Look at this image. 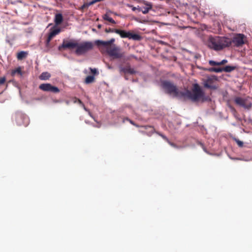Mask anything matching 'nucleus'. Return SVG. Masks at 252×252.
I'll return each instance as SVG.
<instances>
[{
  "instance_id": "nucleus-1",
  "label": "nucleus",
  "mask_w": 252,
  "mask_h": 252,
  "mask_svg": "<svg viewBox=\"0 0 252 252\" xmlns=\"http://www.w3.org/2000/svg\"><path fill=\"white\" fill-rule=\"evenodd\" d=\"M161 86L166 93L173 94L175 97L188 99L193 102L198 101L203 98L204 95V92L197 84L193 85L191 92L189 90L180 91L176 85L168 81H163Z\"/></svg>"
},
{
  "instance_id": "nucleus-6",
  "label": "nucleus",
  "mask_w": 252,
  "mask_h": 252,
  "mask_svg": "<svg viewBox=\"0 0 252 252\" xmlns=\"http://www.w3.org/2000/svg\"><path fill=\"white\" fill-rule=\"evenodd\" d=\"M234 101L236 104L245 109H249L252 106V99L250 98H243L237 97L235 98Z\"/></svg>"
},
{
  "instance_id": "nucleus-18",
  "label": "nucleus",
  "mask_w": 252,
  "mask_h": 252,
  "mask_svg": "<svg viewBox=\"0 0 252 252\" xmlns=\"http://www.w3.org/2000/svg\"><path fill=\"white\" fill-rule=\"evenodd\" d=\"M28 53L25 51H21L17 53V58L18 60H22L28 55Z\"/></svg>"
},
{
  "instance_id": "nucleus-7",
  "label": "nucleus",
  "mask_w": 252,
  "mask_h": 252,
  "mask_svg": "<svg viewBox=\"0 0 252 252\" xmlns=\"http://www.w3.org/2000/svg\"><path fill=\"white\" fill-rule=\"evenodd\" d=\"M39 89L43 91L51 92L53 93H58L60 89L50 83H43L39 86Z\"/></svg>"
},
{
  "instance_id": "nucleus-35",
  "label": "nucleus",
  "mask_w": 252,
  "mask_h": 252,
  "mask_svg": "<svg viewBox=\"0 0 252 252\" xmlns=\"http://www.w3.org/2000/svg\"><path fill=\"white\" fill-rule=\"evenodd\" d=\"M128 6L129 7H131L132 10V11H135L136 10H137V7L133 6L132 5L128 4Z\"/></svg>"
},
{
  "instance_id": "nucleus-19",
  "label": "nucleus",
  "mask_w": 252,
  "mask_h": 252,
  "mask_svg": "<svg viewBox=\"0 0 252 252\" xmlns=\"http://www.w3.org/2000/svg\"><path fill=\"white\" fill-rule=\"evenodd\" d=\"M222 72L225 71L226 72H230L235 69V67L232 66H226L224 67H221Z\"/></svg>"
},
{
  "instance_id": "nucleus-8",
  "label": "nucleus",
  "mask_w": 252,
  "mask_h": 252,
  "mask_svg": "<svg viewBox=\"0 0 252 252\" xmlns=\"http://www.w3.org/2000/svg\"><path fill=\"white\" fill-rule=\"evenodd\" d=\"M61 32V29L60 28L54 26L50 29V32L48 34V37L46 40V46L48 47L51 40L57 35L59 34Z\"/></svg>"
},
{
  "instance_id": "nucleus-3",
  "label": "nucleus",
  "mask_w": 252,
  "mask_h": 252,
  "mask_svg": "<svg viewBox=\"0 0 252 252\" xmlns=\"http://www.w3.org/2000/svg\"><path fill=\"white\" fill-rule=\"evenodd\" d=\"M93 47L94 44L91 41H85L80 44L77 42V46L75 52L78 56L82 55L91 50Z\"/></svg>"
},
{
  "instance_id": "nucleus-23",
  "label": "nucleus",
  "mask_w": 252,
  "mask_h": 252,
  "mask_svg": "<svg viewBox=\"0 0 252 252\" xmlns=\"http://www.w3.org/2000/svg\"><path fill=\"white\" fill-rule=\"evenodd\" d=\"M91 4H93V3H91V2H90V3H85L79 8V9L81 11H83L84 9L88 8V7Z\"/></svg>"
},
{
  "instance_id": "nucleus-20",
  "label": "nucleus",
  "mask_w": 252,
  "mask_h": 252,
  "mask_svg": "<svg viewBox=\"0 0 252 252\" xmlns=\"http://www.w3.org/2000/svg\"><path fill=\"white\" fill-rule=\"evenodd\" d=\"M94 77L92 75L88 76L85 80V82L86 84H90L94 82Z\"/></svg>"
},
{
  "instance_id": "nucleus-31",
  "label": "nucleus",
  "mask_w": 252,
  "mask_h": 252,
  "mask_svg": "<svg viewBox=\"0 0 252 252\" xmlns=\"http://www.w3.org/2000/svg\"><path fill=\"white\" fill-rule=\"evenodd\" d=\"M6 81L5 77H2L0 78V85L4 84Z\"/></svg>"
},
{
  "instance_id": "nucleus-32",
  "label": "nucleus",
  "mask_w": 252,
  "mask_h": 252,
  "mask_svg": "<svg viewBox=\"0 0 252 252\" xmlns=\"http://www.w3.org/2000/svg\"><path fill=\"white\" fill-rule=\"evenodd\" d=\"M145 129H148L149 128L150 129V131L152 132H153L154 131V128L152 126H144Z\"/></svg>"
},
{
  "instance_id": "nucleus-24",
  "label": "nucleus",
  "mask_w": 252,
  "mask_h": 252,
  "mask_svg": "<svg viewBox=\"0 0 252 252\" xmlns=\"http://www.w3.org/2000/svg\"><path fill=\"white\" fill-rule=\"evenodd\" d=\"M16 73H18L20 75L22 74L21 69L20 67H18L16 69L12 70L11 74L12 75H14Z\"/></svg>"
},
{
  "instance_id": "nucleus-2",
  "label": "nucleus",
  "mask_w": 252,
  "mask_h": 252,
  "mask_svg": "<svg viewBox=\"0 0 252 252\" xmlns=\"http://www.w3.org/2000/svg\"><path fill=\"white\" fill-rule=\"evenodd\" d=\"M231 45V39L225 37L210 36L208 41V47L216 51L221 50Z\"/></svg>"
},
{
  "instance_id": "nucleus-12",
  "label": "nucleus",
  "mask_w": 252,
  "mask_h": 252,
  "mask_svg": "<svg viewBox=\"0 0 252 252\" xmlns=\"http://www.w3.org/2000/svg\"><path fill=\"white\" fill-rule=\"evenodd\" d=\"M115 40L114 38H111L110 40L106 41L97 40L95 41V43L98 46L102 45L106 47L107 49V48H110L109 46L115 42Z\"/></svg>"
},
{
  "instance_id": "nucleus-21",
  "label": "nucleus",
  "mask_w": 252,
  "mask_h": 252,
  "mask_svg": "<svg viewBox=\"0 0 252 252\" xmlns=\"http://www.w3.org/2000/svg\"><path fill=\"white\" fill-rule=\"evenodd\" d=\"M103 19L112 24H116V22L112 18L110 17L107 14H105L103 16Z\"/></svg>"
},
{
  "instance_id": "nucleus-29",
  "label": "nucleus",
  "mask_w": 252,
  "mask_h": 252,
  "mask_svg": "<svg viewBox=\"0 0 252 252\" xmlns=\"http://www.w3.org/2000/svg\"><path fill=\"white\" fill-rule=\"evenodd\" d=\"M209 63L210 65H211L212 66L219 65V62H215V61H210L209 62Z\"/></svg>"
},
{
  "instance_id": "nucleus-9",
  "label": "nucleus",
  "mask_w": 252,
  "mask_h": 252,
  "mask_svg": "<svg viewBox=\"0 0 252 252\" xmlns=\"http://www.w3.org/2000/svg\"><path fill=\"white\" fill-rule=\"evenodd\" d=\"M77 46V42L75 41H70L68 40H63L62 45H60L58 49L60 51L65 49H73L75 48H76Z\"/></svg>"
},
{
  "instance_id": "nucleus-13",
  "label": "nucleus",
  "mask_w": 252,
  "mask_h": 252,
  "mask_svg": "<svg viewBox=\"0 0 252 252\" xmlns=\"http://www.w3.org/2000/svg\"><path fill=\"white\" fill-rule=\"evenodd\" d=\"M120 71L121 72H124L125 74L128 73L131 75L135 74L136 72V71L133 68H131L129 65L124 67H121Z\"/></svg>"
},
{
  "instance_id": "nucleus-17",
  "label": "nucleus",
  "mask_w": 252,
  "mask_h": 252,
  "mask_svg": "<svg viewBox=\"0 0 252 252\" xmlns=\"http://www.w3.org/2000/svg\"><path fill=\"white\" fill-rule=\"evenodd\" d=\"M213 81L211 79H208L206 80L204 82V86L208 89H215V86H214L212 84Z\"/></svg>"
},
{
  "instance_id": "nucleus-22",
  "label": "nucleus",
  "mask_w": 252,
  "mask_h": 252,
  "mask_svg": "<svg viewBox=\"0 0 252 252\" xmlns=\"http://www.w3.org/2000/svg\"><path fill=\"white\" fill-rule=\"evenodd\" d=\"M209 71L211 72H221L222 69L221 67H211L209 69Z\"/></svg>"
},
{
  "instance_id": "nucleus-30",
  "label": "nucleus",
  "mask_w": 252,
  "mask_h": 252,
  "mask_svg": "<svg viewBox=\"0 0 252 252\" xmlns=\"http://www.w3.org/2000/svg\"><path fill=\"white\" fill-rule=\"evenodd\" d=\"M235 141L237 143V145L240 147H242L243 146L244 143L242 141L239 140V139H235Z\"/></svg>"
},
{
  "instance_id": "nucleus-33",
  "label": "nucleus",
  "mask_w": 252,
  "mask_h": 252,
  "mask_svg": "<svg viewBox=\"0 0 252 252\" xmlns=\"http://www.w3.org/2000/svg\"><path fill=\"white\" fill-rule=\"evenodd\" d=\"M219 65H223L227 63V61L226 60H223L221 62H219Z\"/></svg>"
},
{
  "instance_id": "nucleus-34",
  "label": "nucleus",
  "mask_w": 252,
  "mask_h": 252,
  "mask_svg": "<svg viewBox=\"0 0 252 252\" xmlns=\"http://www.w3.org/2000/svg\"><path fill=\"white\" fill-rule=\"evenodd\" d=\"M160 135L164 140L166 141L167 142H168L169 139L167 138L166 136H165L164 135L162 134H160Z\"/></svg>"
},
{
  "instance_id": "nucleus-4",
  "label": "nucleus",
  "mask_w": 252,
  "mask_h": 252,
  "mask_svg": "<svg viewBox=\"0 0 252 252\" xmlns=\"http://www.w3.org/2000/svg\"><path fill=\"white\" fill-rule=\"evenodd\" d=\"M115 33L119 34L122 38H128L134 40H140L141 39V37L140 35L124 30L117 29V30L115 31Z\"/></svg>"
},
{
  "instance_id": "nucleus-36",
  "label": "nucleus",
  "mask_w": 252,
  "mask_h": 252,
  "mask_svg": "<svg viewBox=\"0 0 252 252\" xmlns=\"http://www.w3.org/2000/svg\"><path fill=\"white\" fill-rule=\"evenodd\" d=\"M52 102L53 103H60L61 102V100H59V99H52Z\"/></svg>"
},
{
  "instance_id": "nucleus-14",
  "label": "nucleus",
  "mask_w": 252,
  "mask_h": 252,
  "mask_svg": "<svg viewBox=\"0 0 252 252\" xmlns=\"http://www.w3.org/2000/svg\"><path fill=\"white\" fill-rule=\"evenodd\" d=\"M63 18L62 14L58 13L55 15L54 22L56 26H59L63 22Z\"/></svg>"
},
{
  "instance_id": "nucleus-38",
  "label": "nucleus",
  "mask_w": 252,
  "mask_h": 252,
  "mask_svg": "<svg viewBox=\"0 0 252 252\" xmlns=\"http://www.w3.org/2000/svg\"><path fill=\"white\" fill-rule=\"evenodd\" d=\"M97 28H98V29H100V28H101V25H98L97 26Z\"/></svg>"
},
{
  "instance_id": "nucleus-16",
  "label": "nucleus",
  "mask_w": 252,
  "mask_h": 252,
  "mask_svg": "<svg viewBox=\"0 0 252 252\" xmlns=\"http://www.w3.org/2000/svg\"><path fill=\"white\" fill-rule=\"evenodd\" d=\"M50 77L51 74L48 72H43L39 76V78L41 80H47Z\"/></svg>"
},
{
  "instance_id": "nucleus-25",
  "label": "nucleus",
  "mask_w": 252,
  "mask_h": 252,
  "mask_svg": "<svg viewBox=\"0 0 252 252\" xmlns=\"http://www.w3.org/2000/svg\"><path fill=\"white\" fill-rule=\"evenodd\" d=\"M74 103H78L82 107H83L85 109H86L85 107V105L84 104V103L82 102V101L80 99H78V98H75V100L74 101Z\"/></svg>"
},
{
  "instance_id": "nucleus-10",
  "label": "nucleus",
  "mask_w": 252,
  "mask_h": 252,
  "mask_svg": "<svg viewBox=\"0 0 252 252\" xmlns=\"http://www.w3.org/2000/svg\"><path fill=\"white\" fill-rule=\"evenodd\" d=\"M16 122L19 126H27L29 123L28 117L22 113H18L15 117Z\"/></svg>"
},
{
  "instance_id": "nucleus-27",
  "label": "nucleus",
  "mask_w": 252,
  "mask_h": 252,
  "mask_svg": "<svg viewBox=\"0 0 252 252\" xmlns=\"http://www.w3.org/2000/svg\"><path fill=\"white\" fill-rule=\"evenodd\" d=\"M125 120H126L127 121H128L131 124H132V125L136 126V127H138L139 126L136 125L133 121H132V120H130L129 119H128V118H126V119H125L123 121L124 122H125Z\"/></svg>"
},
{
  "instance_id": "nucleus-15",
  "label": "nucleus",
  "mask_w": 252,
  "mask_h": 252,
  "mask_svg": "<svg viewBox=\"0 0 252 252\" xmlns=\"http://www.w3.org/2000/svg\"><path fill=\"white\" fill-rule=\"evenodd\" d=\"M152 5L150 3L146 4V6L142 8L138 6L137 10L140 12L142 11L143 14H147L149 12V10L152 9Z\"/></svg>"
},
{
  "instance_id": "nucleus-5",
  "label": "nucleus",
  "mask_w": 252,
  "mask_h": 252,
  "mask_svg": "<svg viewBox=\"0 0 252 252\" xmlns=\"http://www.w3.org/2000/svg\"><path fill=\"white\" fill-rule=\"evenodd\" d=\"M106 52L110 57H112L114 59H120L124 56V53L121 52L120 48L115 45L107 48Z\"/></svg>"
},
{
  "instance_id": "nucleus-26",
  "label": "nucleus",
  "mask_w": 252,
  "mask_h": 252,
  "mask_svg": "<svg viewBox=\"0 0 252 252\" xmlns=\"http://www.w3.org/2000/svg\"><path fill=\"white\" fill-rule=\"evenodd\" d=\"M116 30H117V29H111V28L107 29V28H106L105 30V32L107 33H108V32H115V31Z\"/></svg>"
},
{
  "instance_id": "nucleus-28",
  "label": "nucleus",
  "mask_w": 252,
  "mask_h": 252,
  "mask_svg": "<svg viewBox=\"0 0 252 252\" xmlns=\"http://www.w3.org/2000/svg\"><path fill=\"white\" fill-rule=\"evenodd\" d=\"M91 70V72L94 75H97L98 74V71H97V69L96 68H90Z\"/></svg>"
},
{
  "instance_id": "nucleus-37",
  "label": "nucleus",
  "mask_w": 252,
  "mask_h": 252,
  "mask_svg": "<svg viewBox=\"0 0 252 252\" xmlns=\"http://www.w3.org/2000/svg\"><path fill=\"white\" fill-rule=\"evenodd\" d=\"M168 143L170 145H171V146H172V147H176V145H175L174 143H172V142H170L169 140L168 141Z\"/></svg>"
},
{
  "instance_id": "nucleus-11",
  "label": "nucleus",
  "mask_w": 252,
  "mask_h": 252,
  "mask_svg": "<svg viewBox=\"0 0 252 252\" xmlns=\"http://www.w3.org/2000/svg\"><path fill=\"white\" fill-rule=\"evenodd\" d=\"M244 34H238L233 37V39H231V44L233 43L237 47L241 46L244 44Z\"/></svg>"
}]
</instances>
